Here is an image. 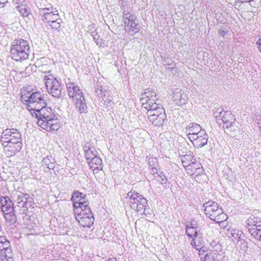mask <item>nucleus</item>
<instances>
[{"label":"nucleus","mask_w":261,"mask_h":261,"mask_svg":"<svg viewBox=\"0 0 261 261\" xmlns=\"http://www.w3.org/2000/svg\"><path fill=\"white\" fill-rule=\"evenodd\" d=\"M147 111L148 117L156 115H160L161 110H165L162 106H159L157 103L150 105L148 102L144 105L143 107Z\"/></svg>","instance_id":"nucleus-13"},{"label":"nucleus","mask_w":261,"mask_h":261,"mask_svg":"<svg viewBox=\"0 0 261 261\" xmlns=\"http://www.w3.org/2000/svg\"><path fill=\"white\" fill-rule=\"evenodd\" d=\"M8 3V0H0V8H4Z\"/></svg>","instance_id":"nucleus-50"},{"label":"nucleus","mask_w":261,"mask_h":261,"mask_svg":"<svg viewBox=\"0 0 261 261\" xmlns=\"http://www.w3.org/2000/svg\"><path fill=\"white\" fill-rule=\"evenodd\" d=\"M224 255L222 252L221 253L213 252L207 254L201 258V261H222Z\"/></svg>","instance_id":"nucleus-25"},{"label":"nucleus","mask_w":261,"mask_h":261,"mask_svg":"<svg viewBox=\"0 0 261 261\" xmlns=\"http://www.w3.org/2000/svg\"><path fill=\"white\" fill-rule=\"evenodd\" d=\"M186 234L188 237L192 239L191 245L196 250L201 248V244L200 240L202 238V234L199 232L197 227L192 223L187 224L186 225Z\"/></svg>","instance_id":"nucleus-7"},{"label":"nucleus","mask_w":261,"mask_h":261,"mask_svg":"<svg viewBox=\"0 0 261 261\" xmlns=\"http://www.w3.org/2000/svg\"><path fill=\"white\" fill-rule=\"evenodd\" d=\"M11 249L9 242L4 237H0V251L4 252L5 250Z\"/></svg>","instance_id":"nucleus-36"},{"label":"nucleus","mask_w":261,"mask_h":261,"mask_svg":"<svg viewBox=\"0 0 261 261\" xmlns=\"http://www.w3.org/2000/svg\"><path fill=\"white\" fill-rule=\"evenodd\" d=\"M147 200L144 198L141 200L139 204L138 203L137 205L134 204L132 208L136 211L137 213L140 215L146 214V213H148V210L149 209L147 207Z\"/></svg>","instance_id":"nucleus-24"},{"label":"nucleus","mask_w":261,"mask_h":261,"mask_svg":"<svg viewBox=\"0 0 261 261\" xmlns=\"http://www.w3.org/2000/svg\"><path fill=\"white\" fill-rule=\"evenodd\" d=\"M203 207L204 208L205 215L217 223L224 222L228 218L216 202L209 200L203 204Z\"/></svg>","instance_id":"nucleus-4"},{"label":"nucleus","mask_w":261,"mask_h":261,"mask_svg":"<svg viewBox=\"0 0 261 261\" xmlns=\"http://www.w3.org/2000/svg\"><path fill=\"white\" fill-rule=\"evenodd\" d=\"M230 234L233 241H238L239 240L241 239V237L243 234V233L241 230L235 229L231 230Z\"/></svg>","instance_id":"nucleus-39"},{"label":"nucleus","mask_w":261,"mask_h":261,"mask_svg":"<svg viewBox=\"0 0 261 261\" xmlns=\"http://www.w3.org/2000/svg\"><path fill=\"white\" fill-rule=\"evenodd\" d=\"M98 154L97 151L95 148L93 149V150H89L88 152H85V157L87 161H90L92 158H94L95 156Z\"/></svg>","instance_id":"nucleus-41"},{"label":"nucleus","mask_w":261,"mask_h":261,"mask_svg":"<svg viewBox=\"0 0 261 261\" xmlns=\"http://www.w3.org/2000/svg\"><path fill=\"white\" fill-rule=\"evenodd\" d=\"M214 116L216 118L217 123L220 126L224 124L226 121L229 120V119L232 120V115L228 111H217L214 113Z\"/></svg>","instance_id":"nucleus-16"},{"label":"nucleus","mask_w":261,"mask_h":261,"mask_svg":"<svg viewBox=\"0 0 261 261\" xmlns=\"http://www.w3.org/2000/svg\"><path fill=\"white\" fill-rule=\"evenodd\" d=\"M36 227H37L35 224H33L31 227H29L28 225L27 226L26 229H29L30 230V234H32L34 232H35V230Z\"/></svg>","instance_id":"nucleus-48"},{"label":"nucleus","mask_w":261,"mask_h":261,"mask_svg":"<svg viewBox=\"0 0 261 261\" xmlns=\"http://www.w3.org/2000/svg\"><path fill=\"white\" fill-rule=\"evenodd\" d=\"M123 20L124 24H129V22H132L137 19V17L134 14H133L127 10H123L122 14Z\"/></svg>","instance_id":"nucleus-30"},{"label":"nucleus","mask_w":261,"mask_h":261,"mask_svg":"<svg viewBox=\"0 0 261 261\" xmlns=\"http://www.w3.org/2000/svg\"><path fill=\"white\" fill-rule=\"evenodd\" d=\"M157 163V160L156 158H150L148 160V164L149 165V167H155L156 163Z\"/></svg>","instance_id":"nucleus-47"},{"label":"nucleus","mask_w":261,"mask_h":261,"mask_svg":"<svg viewBox=\"0 0 261 261\" xmlns=\"http://www.w3.org/2000/svg\"><path fill=\"white\" fill-rule=\"evenodd\" d=\"M68 96L72 99L75 109L80 114L87 112V106L83 92L73 82L66 84Z\"/></svg>","instance_id":"nucleus-2"},{"label":"nucleus","mask_w":261,"mask_h":261,"mask_svg":"<svg viewBox=\"0 0 261 261\" xmlns=\"http://www.w3.org/2000/svg\"><path fill=\"white\" fill-rule=\"evenodd\" d=\"M227 33V32L225 31L224 30H220L219 32V34L220 36H221L222 37H224L226 35Z\"/></svg>","instance_id":"nucleus-52"},{"label":"nucleus","mask_w":261,"mask_h":261,"mask_svg":"<svg viewBox=\"0 0 261 261\" xmlns=\"http://www.w3.org/2000/svg\"><path fill=\"white\" fill-rule=\"evenodd\" d=\"M1 209L3 213L9 211H14L16 206H14L12 201L8 196L1 197Z\"/></svg>","instance_id":"nucleus-20"},{"label":"nucleus","mask_w":261,"mask_h":261,"mask_svg":"<svg viewBox=\"0 0 261 261\" xmlns=\"http://www.w3.org/2000/svg\"><path fill=\"white\" fill-rule=\"evenodd\" d=\"M39 9L38 14H42L45 12H48L49 10H54V7L53 5L48 3L45 0H40V3L38 5Z\"/></svg>","instance_id":"nucleus-28"},{"label":"nucleus","mask_w":261,"mask_h":261,"mask_svg":"<svg viewBox=\"0 0 261 261\" xmlns=\"http://www.w3.org/2000/svg\"><path fill=\"white\" fill-rule=\"evenodd\" d=\"M100 93H98V90H97L96 92L98 95H99L101 97H105L108 92L105 89L101 88V90H99Z\"/></svg>","instance_id":"nucleus-46"},{"label":"nucleus","mask_w":261,"mask_h":261,"mask_svg":"<svg viewBox=\"0 0 261 261\" xmlns=\"http://www.w3.org/2000/svg\"><path fill=\"white\" fill-rule=\"evenodd\" d=\"M15 133H20L15 128H7L5 129L2 133L1 142L2 145H4L7 142L10 141L15 136Z\"/></svg>","instance_id":"nucleus-21"},{"label":"nucleus","mask_w":261,"mask_h":261,"mask_svg":"<svg viewBox=\"0 0 261 261\" xmlns=\"http://www.w3.org/2000/svg\"><path fill=\"white\" fill-rule=\"evenodd\" d=\"M224 129H227L228 132L229 129H230V132H234L236 130L238 127L236 125L235 119L232 116V120H230L226 121L224 124H222L220 125Z\"/></svg>","instance_id":"nucleus-31"},{"label":"nucleus","mask_w":261,"mask_h":261,"mask_svg":"<svg viewBox=\"0 0 261 261\" xmlns=\"http://www.w3.org/2000/svg\"><path fill=\"white\" fill-rule=\"evenodd\" d=\"M88 216L82 218L80 216H75L76 220L79 222L80 225L84 228H90L93 224L94 218L93 214L91 211L88 209Z\"/></svg>","instance_id":"nucleus-15"},{"label":"nucleus","mask_w":261,"mask_h":261,"mask_svg":"<svg viewBox=\"0 0 261 261\" xmlns=\"http://www.w3.org/2000/svg\"><path fill=\"white\" fill-rule=\"evenodd\" d=\"M250 233L256 240L261 241V223L254 228H250Z\"/></svg>","instance_id":"nucleus-33"},{"label":"nucleus","mask_w":261,"mask_h":261,"mask_svg":"<svg viewBox=\"0 0 261 261\" xmlns=\"http://www.w3.org/2000/svg\"><path fill=\"white\" fill-rule=\"evenodd\" d=\"M43 72L45 74H48L44 75V76L45 85L48 93L54 97H61L62 96V88L59 81L53 74L50 73V70Z\"/></svg>","instance_id":"nucleus-6"},{"label":"nucleus","mask_w":261,"mask_h":261,"mask_svg":"<svg viewBox=\"0 0 261 261\" xmlns=\"http://www.w3.org/2000/svg\"><path fill=\"white\" fill-rule=\"evenodd\" d=\"M91 36L93 37V41L96 43V44L98 45L99 46H101V42L99 41V36L98 35V34L96 32H91Z\"/></svg>","instance_id":"nucleus-43"},{"label":"nucleus","mask_w":261,"mask_h":261,"mask_svg":"<svg viewBox=\"0 0 261 261\" xmlns=\"http://www.w3.org/2000/svg\"><path fill=\"white\" fill-rule=\"evenodd\" d=\"M188 173L192 176H197L203 172V169L201 165L195 160L191 163L190 165L186 168Z\"/></svg>","instance_id":"nucleus-18"},{"label":"nucleus","mask_w":261,"mask_h":261,"mask_svg":"<svg viewBox=\"0 0 261 261\" xmlns=\"http://www.w3.org/2000/svg\"><path fill=\"white\" fill-rule=\"evenodd\" d=\"M256 44L258 45V51L261 53V35L259 36V39L256 41Z\"/></svg>","instance_id":"nucleus-49"},{"label":"nucleus","mask_w":261,"mask_h":261,"mask_svg":"<svg viewBox=\"0 0 261 261\" xmlns=\"http://www.w3.org/2000/svg\"><path fill=\"white\" fill-rule=\"evenodd\" d=\"M107 261H117V260H116V258L113 257V258H109V259L108 260H107Z\"/></svg>","instance_id":"nucleus-54"},{"label":"nucleus","mask_w":261,"mask_h":261,"mask_svg":"<svg viewBox=\"0 0 261 261\" xmlns=\"http://www.w3.org/2000/svg\"><path fill=\"white\" fill-rule=\"evenodd\" d=\"M45 67H46V65H44V66H42V70H43L44 69V68H45Z\"/></svg>","instance_id":"nucleus-55"},{"label":"nucleus","mask_w":261,"mask_h":261,"mask_svg":"<svg viewBox=\"0 0 261 261\" xmlns=\"http://www.w3.org/2000/svg\"><path fill=\"white\" fill-rule=\"evenodd\" d=\"M89 165L91 169H93V171H99L102 169V162L101 159L97 156V155L95 156L94 158H92L90 162H89ZM96 173L97 171L96 172Z\"/></svg>","instance_id":"nucleus-27"},{"label":"nucleus","mask_w":261,"mask_h":261,"mask_svg":"<svg viewBox=\"0 0 261 261\" xmlns=\"http://www.w3.org/2000/svg\"><path fill=\"white\" fill-rule=\"evenodd\" d=\"M22 101L28 107L31 108L30 111L35 108H38L46 102L44 98L43 94L39 92H32L23 90L21 92Z\"/></svg>","instance_id":"nucleus-5"},{"label":"nucleus","mask_w":261,"mask_h":261,"mask_svg":"<svg viewBox=\"0 0 261 261\" xmlns=\"http://www.w3.org/2000/svg\"><path fill=\"white\" fill-rule=\"evenodd\" d=\"M14 201L16 206L23 208L22 211L24 212L28 211V207H31L34 203V199L28 194L17 191L14 196Z\"/></svg>","instance_id":"nucleus-9"},{"label":"nucleus","mask_w":261,"mask_h":261,"mask_svg":"<svg viewBox=\"0 0 261 261\" xmlns=\"http://www.w3.org/2000/svg\"><path fill=\"white\" fill-rule=\"evenodd\" d=\"M151 169V171H150V173H152V174H154L155 173H157V169L156 168V167H154L153 166V167H149Z\"/></svg>","instance_id":"nucleus-51"},{"label":"nucleus","mask_w":261,"mask_h":261,"mask_svg":"<svg viewBox=\"0 0 261 261\" xmlns=\"http://www.w3.org/2000/svg\"><path fill=\"white\" fill-rule=\"evenodd\" d=\"M0 261H14L11 249H6L4 252L0 251Z\"/></svg>","instance_id":"nucleus-29"},{"label":"nucleus","mask_w":261,"mask_h":261,"mask_svg":"<svg viewBox=\"0 0 261 261\" xmlns=\"http://www.w3.org/2000/svg\"><path fill=\"white\" fill-rule=\"evenodd\" d=\"M13 138L3 145L4 150L8 155L12 156L20 150L22 148V138L20 133H15Z\"/></svg>","instance_id":"nucleus-8"},{"label":"nucleus","mask_w":261,"mask_h":261,"mask_svg":"<svg viewBox=\"0 0 261 261\" xmlns=\"http://www.w3.org/2000/svg\"><path fill=\"white\" fill-rule=\"evenodd\" d=\"M125 198L126 201L129 203L132 208L134 204L137 205L138 203L139 204L140 201L145 198L135 191H130L127 194Z\"/></svg>","instance_id":"nucleus-19"},{"label":"nucleus","mask_w":261,"mask_h":261,"mask_svg":"<svg viewBox=\"0 0 261 261\" xmlns=\"http://www.w3.org/2000/svg\"><path fill=\"white\" fill-rule=\"evenodd\" d=\"M94 148H95L94 146L90 142H86L83 146L84 153L88 152L89 150H93Z\"/></svg>","instance_id":"nucleus-44"},{"label":"nucleus","mask_w":261,"mask_h":261,"mask_svg":"<svg viewBox=\"0 0 261 261\" xmlns=\"http://www.w3.org/2000/svg\"><path fill=\"white\" fill-rule=\"evenodd\" d=\"M31 114L37 119L38 125L47 132L57 130L60 124L57 117L55 115L50 107H47V103L32 109Z\"/></svg>","instance_id":"nucleus-1"},{"label":"nucleus","mask_w":261,"mask_h":261,"mask_svg":"<svg viewBox=\"0 0 261 261\" xmlns=\"http://www.w3.org/2000/svg\"><path fill=\"white\" fill-rule=\"evenodd\" d=\"M88 209L89 211H91L90 206L74 210V215L75 216H80L82 218L88 216L89 214H88Z\"/></svg>","instance_id":"nucleus-35"},{"label":"nucleus","mask_w":261,"mask_h":261,"mask_svg":"<svg viewBox=\"0 0 261 261\" xmlns=\"http://www.w3.org/2000/svg\"><path fill=\"white\" fill-rule=\"evenodd\" d=\"M57 19H57V20H52L51 22H50L49 23H48L51 29L60 30L61 27V23L63 21L60 18V16L58 17V18Z\"/></svg>","instance_id":"nucleus-37"},{"label":"nucleus","mask_w":261,"mask_h":261,"mask_svg":"<svg viewBox=\"0 0 261 261\" xmlns=\"http://www.w3.org/2000/svg\"><path fill=\"white\" fill-rule=\"evenodd\" d=\"M15 212V210H14V211H9L6 212V213H4L5 219L11 224H14L17 221Z\"/></svg>","instance_id":"nucleus-34"},{"label":"nucleus","mask_w":261,"mask_h":261,"mask_svg":"<svg viewBox=\"0 0 261 261\" xmlns=\"http://www.w3.org/2000/svg\"><path fill=\"white\" fill-rule=\"evenodd\" d=\"M159 176L160 178L158 180L161 181V184H166L167 181V179L166 176L164 174H163L162 173H161L160 174H159Z\"/></svg>","instance_id":"nucleus-45"},{"label":"nucleus","mask_w":261,"mask_h":261,"mask_svg":"<svg viewBox=\"0 0 261 261\" xmlns=\"http://www.w3.org/2000/svg\"><path fill=\"white\" fill-rule=\"evenodd\" d=\"M260 223H261L260 219L254 216H251L247 220V224L249 231L250 228H254V227Z\"/></svg>","instance_id":"nucleus-32"},{"label":"nucleus","mask_w":261,"mask_h":261,"mask_svg":"<svg viewBox=\"0 0 261 261\" xmlns=\"http://www.w3.org/2000/svg\"><path fill=\"white\" fill-rule=\"evenodd\" d=\"M142 97L141 98V102L142 103V107H144V105L150 103V105L153 104L156 102V100H158V98L156 97V94L154 91L150 90V89H146L144 90V92L142 94Z\"/></svg>","instance_id":"nucleus-12"},{"label":"nucleus","mask_w":261,"mask_h":261,"mask_svg":"<svg viewBox=\"0 0 261 261\" xmlns=\"http://www.w3.org/2000/svg\"><path fill=\"white\" fill-rule=\"evenodd\" d=\"M188 95L181 90L175 91L172 95V99L176 105L179 106L185 105L188 101Z\"/></svg>","instance_id":"nucleus-14"},{"label":"nucleus","mask_w":261,"mask_h":261,"mask_svg":"<svg viewBox=\"0 0 261 261\" xmlns=\"http://www.w3.org/2000/svg\"><path fill=\"white\" fill-rule=\"evenodd\" d=\"M160 115H155L148 117V119L153 125L155 126H161L163 125L165 120L166 119V114L165 110H161Z\"/></svg>","instance_id":"nucleus-22"},{"label":"nucleus","mask_w":261,"mask_h":261,"mask_svg":"<svg viewBox=\"0 0 261 261\" xmlns=\"http://www.w3.org/2000/svg\"><path fill=\"white\" fill-rule=\"evenodd\" d=\"M238 1H240L241 3H243V2H250V3H251L252 2H253L252 0H238Z\"/></svg>","instance_id":"nucleus-53"},{"label":"nucleus","mask_w":261,"mask_h":261,"mask_svg":"<svg viewBox=\"0 0 261 261\" xmlns=\"http://www.w3.org/2000/svg\"><path fill=\"white\" fill-rule=\"evenodd\" d=\"M200 125L196 123H191L187 127L186 133H187L188 138L190 140L192 136H195L202 131Z\"/></svg>","instance_id":"nucleus-23"},{"label":"nucleus","mask_w":261,"mask_h":261,"mask_svg":"<svg viewBox=\"0 0 261 261\" xmlns=\"http://www.w3.org/2000/svg\"><path fill=\"white\" fill-rule=\"evenodd\" d=\"M42 164L43 165L46 166L48 169H53L54 167L53 163L51 162L48 156H46L43 159Z\"/></svg>","instance_id":"nucleus-42"},{"label":"nucleus","mask_w":261,"mask_h":261,"mask_svg":"<svg viewBox=\"0 0 261 261\" xmlns=\"http://www.w3.org/2000/svg\"><path fill=\"white\" fill-rule=\"evenodd\" d=\"M124 27L125 31L130 35H134L140 31L139 24L137 19L129 22V24H124Z\"/></svg>","instance_id":"nucleus-26"},{"label":"nucleus","mask_w":261,"mask_h":261,"mask_svg":"<svg viewBox=\"0 0 261 261\" xmlns=\"http://www.w3.org/2000/svg\"><path fill=\"white\" fill-rule=\"evenodd\" d=\"M208 136L205 130L203 129L196 136H192L190 141L192 142L194 146L199 148L203 147L207 144Z\"/></svg>","instance_id":"nucleus-11"},{"label":"nucleus","mask_w":261,"mask_h":261,"mask_svg":"<svg viewBox=\"0 0 261 261\" xmlns=\"http://www.w3.org/2000/svg\"><path fill=\"white\" fill-rule=\"evenodd\" d=\"M30 43L22 39H15L11 44V54L12 59L22 62L28 59L30 53Z\"/></svg>","instance_id":"nucleus-3"},{"label":"nucleus","mask_w":261,"mask_h":261,"mask_svg":"<svg viewBox=\"0 0 261 261\" xmlns=\"http://www.w3.org/2000/svg\"><path fill=\"white\" fill-rule=\"evenodd\" d=\"M193 157L190 155H182L181 156V162L183 166L186 169L191 164Z\"/></svg>","instance_id":"nucleus-38"},{"label":"nucleus","mask_w":261,"mask_h":261,"mask_svg":"<svg viewBox=\"0 0 261 261\" xmlns=\"http://www.w3.org/2000/svg\"><path fill=\"white\" fill-rule=\"evenodd\" d=\"M53 9L54 10H49L48 12H45L42 14H39L44 23H49L52 20H57L58 17L60 16L59 12L56 8H54Z\"/></svg>","instance_id":"nucleus-17"},{"label":"nucleus","mask_w":261,"mask_h":261,"mask_svg":"<svg viewBox=\"0 0 261 261\" xmlns=\"http://www.w3.org/2000/svg\"><path fill=\"white\" fill-rule=\"evenodd\" d=\"M71 200L73 202L74 210L89 206V202L86 199V195L79 192L72 194Z\"/></svg>","instance_id":"nucleus-10"},{"label":"nucleus","mask_w":261,"mask_h":261,"mask_svg":"<svg viewBox=\"0 0 261 261\" xmlns=\"http://www.w3.org/2000/svg\"><path fill=\"white\" fill-rule=\"evenodd\" d=\"M16 9L17 11L20 12V13L23 17H27L29 16L30 14L29 10L25 8L24 6L22 5H18L16 7Z\"/></svg>","instance_id":"nucleus-40"}]
</instances>
